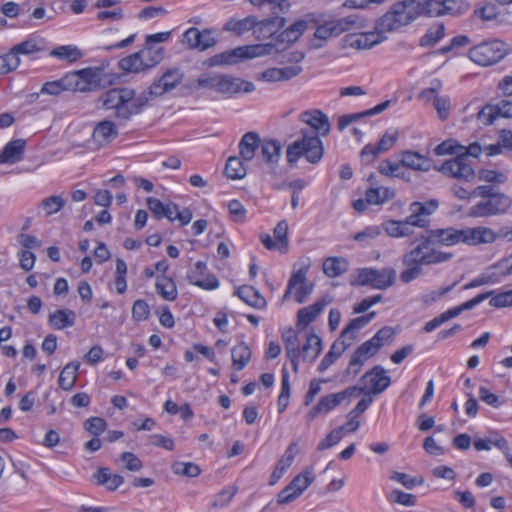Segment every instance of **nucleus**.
I'll use <instances>...</instances> for the list:
<instances>
[{"instance_id":"nucleus-55","label":"nucleus","mask_w":512,"mask_h":512,"mask_svg":"<svg viewBox=\"0 0 512 512\" xmlns=\"http://www.w3.org/2000/svg\"><path fill=\"white\" fill-rule=\"evenodd\" d=\"M282 340L287 355L293 356L294 354H301L298 333L289 328L282 333Z\"/></svg>"},{"instance_id":"nucleus-59","label":"nucleus","mask_w":512,"mask_h":512,"mask_svg":"<svg viewBox=\"0 0 512 512\" xmlns=\"http://www.w3.org/2000/svg\"><path fill=\"white\" fill-rule=\"evenodd\" d=\"M366 391V387L350 386L338 393L330 394L336 406L346 402L350 403L351 398Z\"/></svg>"},{"instance_id":"nucleus-39","label":"nucleus","mask_w":512,"mask_h":512,"mask_svg":"<svg viewBox=\"0 0 512 512\" xmlns=\"http://www.w3.org/2000/svg\"><path fill=\"white\" fill-rule=\"evenodd\" d=\"M251 350L244 342L239 343L231 350L232 366L240 371L242 370L251 360Z\"/></svg>"},{"instance_id":"nucleus-9","label":"nucleus","mask_w":512,"mask_h":512,"mask_svg":"<svg viewBox=\"0 0 512 512\" xmlns=\"http://www.w3.org/2000/svg\"><path fill=\"white\" fill-rule=\"evenodd\" d=\"M439 171L446 176L470 182L475 179L476 174L472 162L465 154H459L452 159L446 160Z\"/></svg>"},{"instance_id":"nucleus-6","label":"nucleus","mask_w":512,"mask_h":512,"mask_svg":"<svg viewBox=\"0 0 512 512\" xmlns=\"http://www.w3.org/2000/svg\"><path fill=\"white\" fill-rule=\"evenodd\" d=\"M453 254L442 252L433 248L427 236H422L421 242L402 258L403 264L433 265L449 261Z\"/></svg>"},{"instance_id":"nucleus-22","label":"nucleus","mask_w":512,"mask_h":512,"mask_svg":"<svg viewBox=\"0 0 512 512\" xmlns=\"http://www.w3.org/2000/svg\"><path fill=\"white\" fill-rule=\"evenodd\" d=\"M331 302L330 299L322 298L312 305L301 308L297 312V327H306L312 323L323 311L324 307Z\"/></svg>"},{"instance_id":"nucleus-34","label":"nucleus","mask_w":512,"mask_h":512,"mask_svg":"<svg viewBox=\"0 0 512 512\" xmlns=\"http://www.w3.org/2000/svg\"><path fill=\"white\" fill-rule=\"evenodd\" d=\"M98 485H105L108 491H115L124 483V477L119 474H113L109 468H99L95 474Z\"/></svg>"},{"instance_id":"nucleus-1","label":"nucleus","mask_w":512,"mask_h":512,"mask_svg":"<svg viewBox=\"0 0 512 512\" xmlns=\"http://www.w3.org/2000/svg\"><path fill=\"white\" fill-rule=\"evenodd\" d=\"M184 73L177 67L167 69L158 79L138 96L128 87L114 88L99 97V102L107 110H114L119 119L128 120L138 114L148 104L150 97L156 98L174 90L183 80Z\"/></svg>"},{"instance_id":"nucleus-36","label":"nucleus","mask_w":512,"mask_h":512,"mask_svg":"<svg viewBox=\"0 0 512 512\" xmlns=\"http://www.w3.org/2000/svg\"><path fill=\"white\" fill-rule=\"evenodd\" d=\"M349 262L343 257H329L323 262V272L330 278L338 277L347 272Z\"/></svg>"},{"instance_id":"nucleus-25","label":"nucleus","mask_w":512,"mask_h":512,"mask_svg":"<svg viewBox=\"0 0 512 512\" xmlns=\"http://www.w3.org/2000/svg\"><path fill=\"white\" fill-rule=\"evenodd\" d=\"M118 135L116 125L109 120L98 123L93 130V140L99 146H104L110 143Z\"/></svg>"},{"instance_id":"nucleus-50","label":"nucleus","mask_w":512,"mask_h":512,"mask_svg":"<svg viewBox=\"0 0 512 512\" xmlns=\"http://www.w3.org/2000/svg\"><path fill=\"white\" fill-rule=\"evenodd\" d=\"M337 407L335 402L330 394L323 396L320 398L318 403L311 408V410L307 413L306 419L308 422L314 420L320 414H326L332 409Z\"/></svg>"},{"instance_id":"nucleus-38","label":"nucleus","mask_w":512,"mask_h":512,"mask_svg":"<svg viewBox=\"0 0 512 512\" xmlns=\"http://www.w3.org/2000/svg\"><path fill=\"white\" fill-rule=\"evenodd\" d=\"M372 402V398H363L357 403L355 408L348 413V422L344 425L346 432H355L359 428L360 422L357 420V417L364 413Z\"/></svg>"},{"instance_id":"nucleus-53","label":"nucleus","mask_w":512,"mask_h":512,"mask_svg":"<svg viewBox=\"0 0 512 512\" xmlns=\"http://www.w3.org/2000/svg\"><path fill=\"white\" fill-rule=\"evenodd\" d=\"M43 49V40L40 38H30L26 41H23L16 46H14L11 50L13 53H16V57H19L20 54L30 55L37 53Z\"/></svg>"},{"instance_id":"nucleus-16","label":"nucleus","mask_w":512,"mask_h":512,"mask_svg":"<svg viewBox=\"0 0 512 512\" xmlns=\"http://www.w3.org/2000/svg\"><path fill=\"white\" fill-rule=\"evenodd\" d=\"M308 21L300 19L279 33L275 38L276 52L286 50L290 45L295 43L301 35L307 30Z\"/></svg>"},{"instance_id":"nucleus-14","label":"nucleus","mask_w":512,"mask_h":512,"mask_svg":"<svg viewBox=\"0 0 512 512\" xmlns=\"http://www.w3.org/2000/svg\"><path fill=\"white\" fill-rule=\"evenodd\" d=\"M299 121L310 126L313 134L319 136H327L330 133L331 124L328 116L318 109H311L302 112L299 115Z\"/></svg>"},{"instance_id":"nucleus-11","label":"nucleus","mask_w":512,"mask_h":512,"mask_svg":"<svg viewBox=\"0 0 512 512\" xmlns=\"http://www.w3.org/2000/svg\"><path fill=\"white\" fill-rule=\"evenodd\" d=\"M386 39L384 33L375 27L374 31L366 33H350L344 37V47L357 50L370 49Z\"/></svg>"},{"instance_id":"nucleus-15","label":"nucleus","mask_w":512,"mask_h":512,"mask_svg":"<svg viewBox=\"0 0 512 512\" xmlns=\"http://www.w3.org/2000/svg\"><path fill=\"white\" fill-rule=\"evenodd\" d=\"M381 347L371 338L361 344L351 356L346 372L357 375L367 359L375 355Z\"/></svg>"},{"instance_id":"nucleus-8","label":"nucleus","mask_w":512,"mask_h":512,"mask_svg":"<svg viewBox=\"0 0 512 512\" xmlns=\"http://www.w3.org/2000/svg\"><path fill=\"white\" fill-rule=\"evenodd\" d=\"M506 55L504 43L498 40L483 42L469 50V58L481 65L489 66L499 62Z\"/></svg>"},{"instance_id":"nucleus-63","label":"nucleus","mask_w":512,"mask_h":512,"mask_svg":"<svg viewBox=\"0 0 512 512\" xmlns=\"http://www.w3.org/2000/svg\"><path fill=\"white\" fill-rule=\"evenodd\" d=\"M308 272V266L301 267L297 271L293 272L287 285V289L285 291V294L283 296L284 299H287L289 295L291 294L294 287L298 285H302L306 283V274Z\"/></svg>"},{"instance_id":"nucleus-45","label":"nucleus","mask_w":512,"mask_h":512,"mask_svg":"<svg viewBox=\"0 0 512 512\" xmlns=\"http://www.w3.org/2000/svg\"><path fill=\"white\" fill-rule=\"evenodd\" d=\"M418 6V13L428 16L446 15L443 0H415Z\"/></svg>"},{"instance_id":"nucleus-64","label":"nucleus","mask_w":512,"mask_h":512,"mask_svg":"<svg viewBox=\"0 0 512 512\" xmlns=\"http://www.w3.org/2000/svg\"><path fill=\"white\" fill-rule=\"evenodd\" d=\"M172 470L175 474L187 477H196L200 474V468L191 462H176L172 465Z\"/></svg>"},{"instance_id":"nucleus-30","label":"nucleus","mask_w":512,"mask_h":512,"mask_svg":"<svg viewBox=\"0 0 512 512\" xmlns=\"http://www.w3.org/2000/svg\"><path fill=\"white\" fill-rule=\"evenodd\" d=\"M242 49L240 47L234 48L232 50H227L222 53L216 54L212 57H210L206 64L209 67L214 66H224V65H232L236 64L239 61L243 60L242 57Z\"/></svg>"},{"instance_id":"nucleus-44","label":"nucleus","mask_w":512,"mask_h":512,"mask_svg":"<svg viewBox=\"0 0 512 512\" xmlns=\"http://www.w3.org/2000/svg\"><path fill=\"white\" fill-rule=\"evenodd\" d=\"M220 73H202L192 84L194 89H209L219 92L220 88Z\"/></svg>"},{"instance_id":"nucleus-5","label":"nucleus","mask_w":512,"mask_h":512,"mask_svg":"<svg viewBox=\"0 0 512 512\" xmlns=\"http://www.w3.org/2000/svg\"><path fill=\"white\" fill-rule=\"evenodd\" d=\"M72 78L73 92H94L112 85L111 75L105 72L104 67H87L69 72Z\"/></svg>"},{"instance_id":"nucleus-56","label":"nucleus","mask_w":512,"mask_h":512,"mask_svg":"<svg viewBox=\"0 0 512 512\" xmlns=\"http://www.w3.org/2000/svg\"><path fill=\"white\" fill-rule=\"evenodd\" d=\"M439 206L436 199H431L426 202H413L409 206V211H415L419 217L427 219L428 216L433 214Z\"/></svg>"},{"instance_id":"nucleus-26","label":"nucleus","mask_w":512,"mask_h":512,"mask_svg":"<svg viewBox=\"0 0 512 512\" xmlns=\"http://www.w3.org/2000/svg\"><path fill=\"white\" fill-rule=\"evenodd\" d=\"M257 24V17L254 15H248L242 19L231 18L223 26V31L231 32L236 36H242L243 34L252 31Z\"/></svg>"},{"instance_id":"nucleus-23","label":"nucleus","mask_w":512,"mask_h":512,"mask_svg":"<svg viewBox=\"0 0 512 512\" xmlns=\"http://www.w3.org/2000/svg\"><path fill=\"white\" fill-rule=\"evenodd\" d=\"M353 340H349L348 337H343L342 333L340 337L332 344L329 352L324 356L321 360L318 370L319 372H324L331 366L337 358H339L342 353L352 344Z\"/></svg>"},{"instance_id":"nucleus-62","label":"nucleus","mask_w":512,"mask_h":512,"mask_svg":"<svg viewBox=\"0 0 512 512\" xmlns=\"http://www.w3.org/2000/svg\"><path fill=\"white\" fill-rule=\"evenodd\" d=\"M444 34V25H438L435 28L430 29L424 36H422L419 44L422 47L433 46L435 43H437L440 39L443 38Z\"/></svg>"},{"instance_id":"nucleus-18","label":"nucleus","mask_w":512,"mask_h":512,"mask_svg":"<svg viewBox=\"0 0 512 512\" xmlns=\"http://www.w3.org/2000/svg\"><path fill=\"white\" fill-rule=\"evenodd\" d=\"M302 70L301 66H288L284 68L273 67L257 74L256 79L268 83L288 81L300 75Z\"/></svg>"},{"instance_id":"nucleus-52","label":"nucleus","mask_w":512,"mask_h":512,"mask_svg":"<svg viewBox=\"0 0 512 512\" xmlns=\"http://www.w3.org/2000/svg\"><path fill=\"white\" fill-rule=\"evenodd\" d=\"M492 446H495L502 451L509 450L508 441L504 437L478 438L474 441V448L477 451L490 450Z\"/></svg>"},{"instance_id":"nucleus-28","label":"nucleus","mask_w":512,"mask_h":512,"mask_svg":"<svg viewBox=\"0 0 512 512\" xmlns=\"http://www.w3.org/2000/svg\"><path fill=\"white\" fill-rule=\"evenodd\" d=\"M334 29V35L338 36L343 32L366 27V20L358 15H349L330 21Z\"/></svg>"},{"instance_id":"nucleus-61","label":"nucleus","mask_w":512,"mask_h":512,"mask_svg":"<svg viewBox=\"0 0 512 512\" xmlns=\"http://www.w3.org/2000/svg\"><path fill=\"white\" fill-rule=\"evenodd\" d=\"M273 232L279 244V250L286 252L288 248V223L285 220L279 221Z\"/></svg>"},{"instance_id":"nucleus-51","label":"nucleus","mask_w":512,"mask_h":512,"mask_svg":"<svg viewBox=\"0 0 512 512\" xmlns=\"http://www.w3.org/2000/svg\"><path fill=\"white\" fill-rule=\"evenodd\" d=\"M315 476L311 469H305L295 476L289 483L290 489H294L301 496L302 493L314 482Z\"/></svg>"},{"instance_id":"nucleus-10","label":"nucleus","mask_w":512,"mask_h":512,"mask_svg":"<svg viewBox=\"0 0 512 512\" xmlns=\"http://www.w3.org/2000/svg\"><path fill=\"white\" fill-rule=\"evenodd\" d=\"M510 206L507 196H492L478 202L470 208L469 215L473 217H486L505 212Z\"/></svg>"},{"instance_id":"nucleus-58","label":"nucleus","mask_w":512,"mask_h":512,"mask_svg":"<svg viewBox=\"0 0 512 512\" xmlns=\"http://www.w3.org/2000/svg\"><path fill=\"white\" fill-rule=\"evenodd\" d=\"M66 204V200L60 195H52L44 198L40 206L45 211L46 216L59 212Z\"/></svg>"},{"instance_id":"nucleus-41","label":"nucleus","mask_w":512,"mask_h":512,"mask_svg":"<svg viewBox=\"0 0 512 512\" xmlns=\"http://www.w3.org/2000/svg\"><path fill=\"white\" fill-rule=\"evenodd\" d=\"M80 364L77 362H71L67 364L60 373L58 383L63 390H71L77 379V372Z\"/></svg>"},{"instance_id":"nucleus-57","label":"nucleus","mask_w":512,"mask_h":512,"mask_svg":"<svg viewBox=\"0 0 512 512\" xmlns=\"http://www.w3.org/2000/svg\"><path fill=\"white\" fill-rule=\"evenodd\" d=\"M383 229L390 237L400 238L411 235L408 226L401 220H388L383 223Z\"/></svg>"},{"instance_id":"nucleus-4","label":"nucleus","mask_w":512,"mask_h":512,"mask_svg":"<svg viewBox=\"0 0 512 512\" xmlns=\"http://www.w3.org/2000/svg\"><path fill=\"white\" fill-rule=\"evenodd\" d=\"M419 16L418 6L415 0H403L395 3L388 12H386L377 21V29L383 33L397 30Z\"/></svg>"},{"instance_id":"nucleus-3","label":"nucleus","mask_w":512,"mask_h":512,"mask_svg":"<svg viewBox=\"0 0 512 512\" xmlns=\"http://www.w3.org/2000/svg\"><path fill=\"white\" fill-rule=\"evenodd\" d=\"M300 135V139L287 147V162L295 164L301 157H304L311 164L319 163L324 155V146L321 139L307 129H301Z\"/></svg>"},{"instance_id":"nucleus-24","label":"nucleus","mask_w":512,"mask_h":512,"mask_svg":"<svg viewBox=\"0 0 512 512\" xmlns=\"http://www.w3.org/2000/svg\"><path fill=\"white\" fill-rule=\"evenodd\" d=\"M261 139L256 132L245 133L239 142V154L244 161H251L257 149L260 147Z\"/></svg>"},{"instance_id":"nucleus-29","label":"nucleus","mask_w":512,"mask_h":512,"mask_svg":"<svg viewBox=\"0 0 512 512\" xmlns=\"http://www.w3.org/2000/svg\"><path fill=\"white\" fill-rule=\"evenodd\" d=\"M322 349V340L315 333H309L306 342L300 349L301 356L304 361L312 363L319 356Z\"/></svg>"},{"instance_id":"nucleus-46","label":"nucleus","mask_w":512,"mask_h":512,"mask_svg":"<svg viewBox=\"0 0 512 512\" xmlns=\"http://www.w3.org/2000/svg\"><path fill=\"white\" fill-rule=\"evenodd\" d=\"M376 316V312L372 311L364 316H360L352 319L348 325L342 330V336L348 337L349 340H354L356 338V331L363 328L367 325L374 317Z\"/></svg>"},{"instance_id":"nucleus-19","label":"nucleus","mask_w":512,"mask_h":512,"mask_svg":"<svg viewBox=\"0 0 512 512\" xmlns=\"http://www.w3.org/2000/svg\"><path fill=\"white\" fill-rule=\"evenodd\" d=\"M286 24V19L281 16H274L262 21L257 19V24L253 29L254 37L261 41L275 35Z\"/></svg>"},{"instance_id":"nucleus-20","label":"nucleus","mask_w":512,"mask_h":512,"mask_svg":"<svg viewBox=\"0 0 512 512\" xmlns=\"http://www.w3.org/2000/svg\"><path fill=\"white\" fill-rule=\"evenodd\" d=\"M255 90V85L241 78L221 74L219 92L223 95H232L239 92L250 93Z\"/></svg>"},{"instance_id":"nucleus-49","label":"nucleus","mask_w":512,"mask_h":512,"mask_svg":"<svg viewBox=\"0 0 512 512\" xmlns=\"http://www.w3.org/2000/svg\"><path fill=\"white\" fill-rule=\"evenodd\" d=\"M240 49H242L243 60L260 57L265 54H270L273 51L276 52V46H275L274 42H270L265 45L257 44V45L240 46Z\"/></svg>"},{"instance_id":"nucleus-32","label":"nucleus","mask_w":512,"mask_h":512,"mask_svg":"<svg viewBox=\"0 0 512 512\" xmlns=\"http://www.w3.org/2000/svg\"><path fill=\"white\" fill-rule=\"evenodd\" d=\"M401 163L403 167L417 171H428L431 167V162L427 157L413 151H404L402 153Z\"/></svg>"},{"instance_id":"nucleus-7","label":"nucleus","mask_w":512,"mask_h":512,"mask_svg":"<svg viewBox=\"0 0 512 512\" xmlns=\"http://www.w3.org/2000/svg\"><path fill=\"white\" fill-rule=\"evenodd\" d=\"M394 281V269L361 268L357 270L356 279L354 281H351V284L360 286H371L375 289L384 290L393 285Z\"/></svg>"},{"instance_id":"nucleus-40","label":"nucleus","mask_w":512,"mask_h":512,"mask_svg":"<svg viewBox=\"0 0 512 512\" xmlns=\"http://www.w3.org/2000/svg\"><path fill=\"white\" fill-rule=\"evenodd\" d=\"M50 56L59 60L74 63L83 57V53L75 45H62L53 49L50 52Z\"/></svg>"},{"instance_id":"nucleus-37","label":"nucleus","mask_w":512,"mask_h":512,"mask_svg":"<svg viewBox=\"0 0 512 512\" xmlns=\"http://www.w3.org/2000/svg\"><path fill=\"white\" fill-rule=\"evenodd\" d=\"M155 288L157 293L167 301H174L177 298L178 291L174 281L167 276H158L156 278Z\"/></svg>"},{"instance_id":"nucleus-12","label":"nucleus","mask_w":512,"mask_h":512,"mask_svg":"<svg viewBox=\"0 0 512 512\" xmlns=\"http://www.w3.org/2000/svg\"><path fill=\"white\" fill-rule=\"evenodd\" d=\"M183 43L190 49L205 51L216 45L217 39L210 29L200 31L195 27L187 29L183 34Z\"/></svg>"},{"instance_id":"nucleus-42","label":"nucleus","mask_w":512,"mask_h":512,"mask_svg":"<svg viewBox=\"0 0 512 512\" xmlns=\"http://www.w3.org/2000/svg\"><path fill=\"white\" fill-rule=\"evenodd\" d=\"M119 67L127 72L139 73L149 68L146 66L144 58H142L141 51L131 54L119 61Z\"/></svg>"},{"instance_id":"nucleus-33","label":"nucleus","mask_w":512,"mask_h":512,"mask_svg":"<svg viewBox=\"0 0 512 512\" xmlns=\"http://www.w3.org/2000/svg\"><path fill=\"white\" fill-rule=\"evenodd\" d=\"M71 79L69 72H67L58 80L45 82L40 92L42 94L58 96L64 91H73Z\"/></svg>"},{"instance_id":"nucleus-60","label":"nucleus","mask_w":512,"mask_h":512,"mask_svg":"<svg viewBox=\"0 0 512 512\" xmlns=\"http://www.w3.org/2000/svg\"><path fill=\"white\" fill-rule=\"evenodd\" d=\"M346 427L340 426L337 429L331 431L319 444L317 447L318 451H323L326 449H330L334 445L340 442L342 439L343 433L345 432Z\"/></svg>"},{"instance_id":"nucleus-48","label":"nucleus","mask_w":512,"mask_h":512,"mask_svg":"<svg viewBox=\"0 0 512 512\" xmlns=\"http://www.w3.org/2000/svg\"><path fill=\"white\" fill-rule=\"evenodd\" d=\"M140 51L142 58H144L146 66L149 69L158 65L165 57V49L163 47L145 44V48Z\"/></svg>"},{"instance_id":"nucleus-31","label":"nucleus","mask_w":512,"mask_h":512,"mask_svg":"<svg viewBox=\"0 0 512 512\" xmlns=\"http://www.w3.org/2000/svg\"><path fill=\"white\" fill-rule=\"evenodd\" d=\"M76 314L72 310L59 309L49 315L48 322L56 330H62L75 324Z\"/></svg>"},{"instance_id":"nucleus-43","label":"nucleus","mask_w":512,"mask_h":512,"mask_svg":"<svg viewBox=\"0 0 512 512\" xmlns=\"http://www.w3.org/2000/svg\"><path fill=\"white\" fill-rule=\"evenodd\" d=\"M365 196L368 204L379 205L394 198L395 192L387 187H377L368 189Z\"/></svg>"},{"instance_id":"nucleus-35","label":"nucleus","mask_w":512,"mask_h":512,"mask_svg":"<svg viewBox=\"0 0 512 512\" xmlns=\"http://www.w3.org/2000/svg\"><path fill=\"white\" fill-rule=\"evenodd\" d=\"M235 295L254 308H262L266 304L265 299L260 295L259 291L252 286L243 285L239 287L235 291Z\"/></svg>"},{"instance_id":"nucleus-17","label":"nucleus","mask_w":512,"mask_h":512,"mask_svg":"<svg viewBox=\"0 0 512 512\" xmlns=\"http://www.w3.org/2000/svg\"><path fill=\"white\" fill-rule=\"evenodd\" d=\"M188 281L204 290H214L219 287V281L215 275L208 273L207 263L197 261L195 268L187 275Z\"/></svg>"},{"instance_id":"nucleus-21","label":"nucleus","mask_w":512,"mask_h":512,"mask_svg":"<svg viewBox=\"0 0 512 512\" xmlns=\"http://www.w3.org/2000/svg\"><path fill=\"white\" fill-rule=\"evenodd\" d=\"M26 147L25 139L9 141L0 152V164H14L24 158Z\"/></svg>"},{"instance_id":"nucleus-54","label":"nucleus","mask_w":512,"mask_h":512,"mask_svg":"<svg viewBox=\"0 0 512 512\" xmlns=\"http://www.w3.org/2000/svg\"><path fill=\"white\" fill-rule=\"evenodd\" d=\"M250 4L255 7L269 6L272 14L279 16L284 14L290 9V2L288 0H248Z\"/></svg>"},{"instance_id":"nucleus-13","label":"nucleus","mask_w":512,"mask_h":512,"mask_svg":"<svg viewBox=\"0 0 512 512\" xmlns=\"http://www.w3.org/2000/svg\"><path fill=\"white\" fill-rule=\"evenodd\" d=\"M366 391L364 393L377 395L386 390L391 384V378L386 375V370L382 366H375L367 371L363 377Z\"/></svg>"},{"instance_id":"nucleus-47","label":"nucleus","mask_w":512,"mask_h":512,"mask_svg":"<svg viewBox=\"0 0 512 512\" xmlns=\"http://www.w3.org/2000/svg\"><path fill=\"white\" fill-rule=\"evenodd\" d=\"M242 160L243 159L236 156H231L227 159L224 172L228 178L236 180L246 176L247 169Z\"/></svg>"},{"instance_id":"nucleus-27","label":"nucleus","mask_w":512,"mask_h":512,"mask_svg":"<svg viewBox=\"0 0 512 512\" xmlns=\"http://www.w3.org/2000/svg\"><path fill=\"white\" fill-rule=\"evenodd\" d=\"M261 148V156L263 157L264 161L271 167L275 168L278 164L280 157H281V151H282V145L279 141L273 140V139H265L260 143Z\"/></svg>"},{"instance_id":"nucleus-2","label":"nucleus","mask_w":512,"mask_h":512,"mask_svg":"<svg viewBox=\"0 0 512 512\" xmlns=\"http://www.w3.org/2000/svg\"><path fill=\"white\" fill-rule=\"evenodd\" d=\"M427 233V238L432 246L434 244L452 246L458 243L478 245L482 244V242H489L494 237L491 228L482 226L463 229H455L453 227L432 229Z\"/></svg>"}]
</instances>
